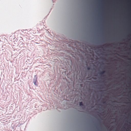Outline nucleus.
Segmentation results:
<instances>
[{
  "label": "nucleus",
  "mask_w": 131,
  "mask_h": 131,
  "mask_svg": "<svg viewBox=\"0 0 131 131\" xmlns=\"http://www.w3.org/2000/svg\"><path fill=\"white\" fill-rule=\"evenodd\" d=\"M87 68L88 70H89L90 69V67H88Z\"/></svg>",
  "instance_id": "4"
},
{
  "label": "nucleus",
  "mask_w": 131,
  "mask_h": 131,
  "mask_svg": "<svg viewBox=\"0 0 131 131\" xmlns=\"http://www.w3.org/2000/svg\"><path fill=\"white\" fill-rule=\"evenodd\" d=\"M37 81L36 80L34 81V83L35 85H37Z\"/></svg>",
  "instance_id": "1"
},
{
  "label": "nucleus",
  "mask_w": 131,
  "mask_h": 131,
  "mask_svg": "<svg viewBox=\"0 0 131 131\" xmlns=\"http://www.w3.org/2000/svg\"><path fill=\"white\" fill-rule=\"evenodd\" d=\"M105 71H104L101 72L100 74L102 75L104 74L105 73Z\"/></svg>",
  "instance_id": "3"
},
{
  "label": "nucleus",
  "mask_w": 131,
  "mask_h": 131,
  "mask_svg": "<svg viewBox=\"0 0 131 131\" xmlns=\"http://www.w3.org/2000/svg\"><path fill=\"white\" fill-rule=\"evenodd\" d=\"M80 106H83V103L82 102H80Z\"/></svg>",
  "instance_id": "2"
}]
</instances>
